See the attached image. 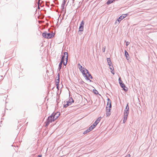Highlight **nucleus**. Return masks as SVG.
I'll use <instances>...</instances> for the list:
<instances>
[{
    "mask_svg": "<svg viewBox=\"0 0 157 157\" xmlns=\"http://www.w3.org/2000/svg\"><path fill=\"white\" fill-rule=\"evenodd\" d=\"M53 117V119L55 120L60 115V113L59 112H57L56 113H53L52 114Z\"/></svg>",
    "mask_w": 157,
    "mask_h": 157,
    "instance_id": "obj_6",
    "label": "nucleus"
},
{
    "mask_svg": "<svg viewBox=\"0 0 157 157\" xmlns=\"http://www.w3.org/2000/svg\"><path fill=\"white\" fill-rule=\"evenodd\" d=\"M90 129H87V130L85 131L84 132H83V134H86L87 133H88V132H90Z\"/></svg>",
    "mask_w": 157,
    "mask_h": 157,
    "instance_id": "obj_19",
    "label": "nucleus"
},
{
    "mask_svg": "<svg viewBox=\"0 0 157 157\" xmlns=\"http://www.w3.org/2000/svg\"><path fill=\"white\" fill-rule=\"evenodd\" d=\"M37 157H41V156L40 155H39Z\"/></svg>",
    "mask_w": 157,
    "mask_h": 157,
    "instance_id": "obj_37",
    "label": "nucleus"
},
{
    "mask_svg": "<svg viewBox=\"0 0 157 157\" xmlns=\"http://www.w3.org/2000/svg\"><path fill=\"white\" fill-rule=\"evenodd\" d=\"M67 104H68L69 105H71L72 104V103L69 102H68L67 101Z\"/></svg>",
    "mask_w": 157,
    "mask_h": 157,
    "instance_id": "obj_31",
    "label": "nucleus"
},
{
    "mask_svg": "<svg viewBox=\"0 0 157 157\" xmlns=\"http://www.w3.org/2000/svg\"><path fill=\"white\" fill-rule=\"evenodd\" d=\"M41 0H38V1L39 2H40V1Z\"/></svg>",
    "mask_w": 157,
    "mask_h": 157,
    "instance_id": "obj_40",
    "label": "nucleus"
},
{
    "mask_svg": "<svg viewBox=\"0 0 157 157\" xmlns=\"http://www.w3.org/2000/svg\"><path fill=\"white\" fill-rule=\"evenodd\" d=\"M110 69L111 70V71H113V66H112L111 67H110Z\"/></svg>",
    "mask_w": 157,
    "mask_h": 157,
    "instance_id": "obj_28",
    "label": "nucleus"
},
{
    "mask_svg": "<svg viewBox=\"0 0 157 157\" xmlns=\"http://www.w3.org/2000/svg\"><path fill=\"white\" fill-rule=\"evenodd\" d=\"M96 126L94 125V124H93L92 125H91L90 127L89 128V129H90V131H91L93 129H94Z\"/></svg>",
    "mask_w": 157,
    "mask_h": 157,
    "instance_id": "obj_16",
    "label": "nucleus"
},
{
    "mask_svg": "<svg viewBox=\"0 0 157 157\" xmlns=\"http://www.w3.org/2000/svg\"><path fill=\"white\" fill-rule=\"evenodd\" d=\"M114 0H108V1L106 3L107 5H109L113 2V1Z\"/></svg>",
    "mask_w": 157,
    "mask_h": 157,
    "instance_id": "obj_17",
    "label": "nucleus"
},
{
    "mask_svg": "<svg viewBox=\"0 0 157 157\" xmlns=\"http://www.w3.org/2000/svg\"><path fill=\"white\" fill-rule=\"evenodd\" d=\"M42 36L43 37L45 38H47V32H45L43 33L42 34Z\"/></svg>",
    "mask_w": 157,
    "mask_h": 157,
    "instance_id": "obj_14",
    "label": "nucleus"
},
{
    "mask_svg": "<svg viewBox=\"0 0 157 157\" xmlns=\"http://www.w3.org/2000/svg\"><path fill=\"white\" fill-rule=\"evenodd\" d=\"M67 101L69 102L72 103H73L74 102V100L72 98H71L69 99V100L68 101Z\"/></svg>",
    "mask_w": 157,
    "mask_h": 157,
    "instance_id": "obj_22",
    "label": "nucleus"
},
{
    "mask_svg": "<svg viewBox=\"0 0 157 157\" xmlns=\"http://www.w3.org/2000/svg\"><path fill=\"white\" fill-rule=\"evenodd\" d=\"M131 155L130 154H128L125 157H130Z\"/></svg>",
    "mask_w": 157,
    "mask_h": 157,
    "instance_id": "obj_32",
    "label": "nucleus"
},
{
    "mask_svg": "<svg viewBox=\"0 0 157 157\" xmlns=\"http://www.w3.org/2000/svg\"><path fill=\"white\" fill-rule=\"evenodd\" d=\"M63 3H64L65 4V3H66V1H65V0H63Z\"/></svg>",
    "mask_w": 157,
    "mask_h": 157,
    "instance_id": "obj_36",
    "label": "nucleus"
},
{
    "mask_svg": "<svg viewBox=\"0 0 157 157\" xmlns=\"http://www.w3.org/2000/svg\"><path fill=\"white\" fill-rule=\"evenodd\" d=\"M119 81L121 86L123 88L125 91H127L128 90L127 88L125 87L124 84L123 83L122 81L121 80V77L119 78Z\"/></svg>",
    "mask_w": 157,
    "mask_h": 157,
    "instance_id": "obj_4",
    "label": "nucleus"
},
{
    "mask_svg": "<svg viewBox=\"0 0 157 157\" xmlns=\"http://www.w3.org/2000/svg\"><path fill=\"white\" fill-rule=\"evenodd\" d=\"M107 62L108 65L110 66H111V64H112L111 59L110 58H107Z\"/></svg>",
    "mask_w": 157,
    "mask_h": 157,
    "instance_id": "obj_13",
    "label": "nucleus"
},
{
    "mask_svg": "<svg viewBox=\"0 0 157 157\" xmlns=\"http://www.w3.org/2000/svg\"><path fill=\"white\" fill-rule=\"evenodd\" d=\"M94 93L95 94H98V91L96 90H93Z\"/></svg>",
    "mask_w": 157,
    "mask_h": 157,
    "instance_id": "obj_27",
    "label": "nucleus"
},
{
    "mask_svg": "<svg viewBox=\"0 0 157 157\" xmlns=\"http://www.w3.org/2000/svg\"><path fill=\"white\" fill-rule=\"evenodd\" d=\"M129 109H125L124 112V119L123 123H124L126 121L128 115L129 114Z\"/></svg>",
    "mask_w": 157,
    "mask_h": 157,
    "instance_id": "obj_2",
    "label": "nucleus"
},
{
    "mask_svg": "<svg viewBox=\"0 0 157 157\" xmlns=\"http://www.w3.org/2000/svg\"><path fill=\"white\" fill-rule=\"evenodd\" d=\"M84 25V22L83 21H82L81 22L80 24V26H81L82 27H83Z\"/></svg>",
    "mask_w": 157,
    "mask_h": 157,
    "instance_id": "obj_21",
    "label": "nucleus"
},
{
    "mask_svg": "<svg viewBox=\"0 0 157 157\" xmlns=\"http://www.w3.org/2000/svg\"><path fill=\"white\" fill-rule=\"evenodd\" d=\"M65 3H63L61 5V7L63 9H64V7L65 5Z\"/></svg>",
    "mask_w": 157,
    "mask_h": 157,
    "instance_id": "obj_25",
    "label": "nucleus"
},
{
    "mask_svg": "<svg viewBox=\"0 0 157 157\" xmlns=\"http://www.w3.org/2000/svg\"><path fill=\"white\" fill-rule=\"evenodd\" d=\"M129 44V42H128V41L126 42V45L127 46H128Z\"/></svg>",
    "mask_w": 157,
    "mask_h": 157,
    "instance_id": "obj_29",
    "label": "nucleus"
},
{
    "mask_svg": "<svg viewBox=\"0 0 157 157\" xmlns=\"http://www.w3.org/2000/svg\"><path fill=\"white\" fill-rule=\"evenodd\" d=\"M78 66H79V68L80 71L83 69V68H84L83 67H82L81 66L79 63L78 64Z\"/></svg>",
    "mask_w": 157,
    "mask_h": 157,
    "instance_id": "obj_20",
    "label": "nucleus"
},
{
    "mask_svg": "<svg viewBox=\"0 0 157 157\" xmlns=\"http://www.w3.org/2000/svg\"><path fill=\"white\" fill-rule=\"evenodd\" d=\"M87 76H88V77L89 78V77H90V78H91V79H92L93 78V77H92V76L90 74V73L89 72V73L88 74V75H87Z\"/></svg>",
    "mask_w": 157,
    "mask_h": 157,
    "instance_id": "obj_26",
    "label": "nucleus"
},
{
    "mask_svg": "<svg viewBox=\"0 0 157 157\" xmlns=\"http://www.w3.org/2000/svg\"><path fill=\"white\" fill-rule=\"evenodd\" d=\"M68 58V54L67 52H64L63 55V56L61 59V61H62V63L66 60L67 62Z\"/></svg>",
    "mask_w": 157,
    "mask_h": 157,
    "instance_id": "obj_5",
    "label": "nucleus"
},
{
    "mask_svg": "<svg viewBox=\"0 0 157 157\" xmlns=\"http://www.w3.org/2000/svg\"><path fill=\"white\" fill-rule=\"evenodd\" d=\"M83 27H82L81 26H79V30L80 31H83Z\"/></svg>",
    "mask_w": 157,
    "mask_h": 157,
    "instance_id": "obj_23",
    "label": "nucleus"
},
{
    "mask_svg": "<svg viewBox=\"0 0 157 157\" xmlns=\"http://www.w3.org/2000/svg\"><path fill=\"white\" fill-rule=\"evenodd\" d=\"M109 102H108L107 104V106L106 108H108L109 107V108H111V105L110 102H109Z\"/></svg>",
    "mask_w": 157,
    "mask_h": 157,
    "instance_id": "obj_18",
    "label": "nucleus"
},
{
    "mask_svg": "<svg viewBox=\"0 0 157 157\" xmlns=\"http://www.w3.org/2000/svg\"><path fill=\"white\" fill-rule=\"evenodd\" d=\"M111 73L113 74H114V72L113 71H111Z\"/></svg>",
    "mask_w": 157,
    "mask_h": 157,
    "instance_id": "obj_35",
    "label": "nucleus"
},
{
    "mask_svg": "<svg viewBox=\"0 0 157 157\" xmlns=\"http://www.w3.org/2000/svg\"><path fill=\"white\" fill-rule=\"evenodd\" d=\"M101 118V117H98L94 122V123L93 124H94V125L96 126L99 123Z\"/></svg>",
    "mask_w": 157,
    "mask_h": 157,
    "instance_id": "obj_9",
    "label": "nucleus"
},
{
    "mask_svg": "<svg viewBox=\"0 0 157 157\" xmlns=\"http://www.w3.org/2000/svg\"><path fill=\"white\" fill-rule=\"evenodd\" d=\"M40 2H39V1H38V3H37L38 6V9H39V8H40V7H39V4H40Z\"/></svg>",
    "mask_w": 157,
    "mask_h": 157,
    "instance_id": "obj_33",
    "label": "nucleus"
},
{
    "mask_svg": "<svg viewBox=\"0 0 157 157\" xmlns=\"http://www.w3.org/2000/svg\"><path fill=\"white\" fill-rule=\"evenodd\" d=\"M1 76V77H2V75Z\"/></svg>",
    "mask_w": 157,
    "mask_h": 157,
    "instance_id": "obj_41",
    "label": "nucleus"
},
{
    "mask_svg": "<svg viewBox=\"0 0 157 157\" xmlns=\"http://www.w3.org/2000/svg\"><path fill=\"white\" fill-rule=\"evenodd\" d=\"M55 120L53 119V117L52 115L48 117L46 121L45 122V126H47L50 123L55 121Z\"/></svg>",
    "mask_w": 157,
    "mask_h": 157,
    "instance_id": "obj_1",
    "label": "nucleus"
},
{
    "mask_svg": "<svg viewBox=\"0 0 157 157\" xmlns=\"http://www.w3.org/2000/svg\"><path fill=\"white\" fill-rule=\"evenodd\" d=\"M83 69L81 71L82 72L83 75L86 77V79L90 80V82H91V80L88 77L87 75H86V74H88L89 73V72L85 68H83Z\"/></svg>",
    "mask_w": 157,
    "mask_h": 157,
    "instance_id": "obj_3",
    "label": "nucleus"
},
{
    "mask_svg": "<svg viewBox=\"0 0 157 157\" xmlns=\"http://www.w3.org/2000/svg\"><path fill=\"white\" fill-rule=\"evenodd\" d=\"M57 86V88L58 89V85H56Z\"/></svg>",
    "mask_w": 157,
    "mask_h": 157,
    "instance_id": "obj_38",
    "label": "nucleus"
},
{
    "mask_svg": "<svg viewBox=\"0 0 157 157\" xmlns=\"http://www.w3.org/2000/svg\"><path fill=\"white\" fill-rule=\"evenodd\" d=\"M68 106H69L68 104H67V103L66 104H64L63 105V107L64 108H66L67 107H68Z\"/></svg>",
    "mask_w": 157,
    "mask_h": 157,
    "instance_id": "obj_24",
    "label": "nucleus"
},
{
    "mask_svg": "<svg viewBox=\"0 0 157 157\" xmlns=\"http://www.w3.org/2000/svg\"><path fill=\"white\" fill-rule=\"evenodd\" d=\"M54 34L53 33H47V38L49 39L51 38L52 37L54 36Z\"/></svg>",
    "mask_w": 157,
    "mask_h": 157,
    "instance_id": "obj_10",
    "label": "nucleus"
},
{
    "mask_svg": "<svg viewBox=\"0 0 157 157\" xmlns=\"http://www.w3.org/2000/svg\"><path fill=\"white\" fill-rule=\"evenodd\" d=\"M57 76H58V78L56 80V85H58L59 82V74H58Z\"/></svg>",
    "mask_w": 157,
    "mask_h": 157,
    "instance_id": "obj_11",
    "label": "nucleus"
},
{
    "mask_svg": "<svg viewBox=\"0 0 157 157\" xmlns=\"http://www.w3.org/2000/svg\"><path fill=\"white\" fill-rule=\"evenodd\" d=\"M128 105H127V106H126V108H127V107H128Z\"/></svg>",
    "mask_w": 157,
    "mask_h": 157,
    "instance_id": "obj_39",
    "label": "nucleus"
},
{
    "mask_svg": "<svg viewBox=\"0 0 157 157\" xmlns=\"http://www.w3.org/2000/svg\"><path fill=\"white\" fill-rule=\"evenodd\" d=\"M105 48H103L102 49V51L103 52H104L105 51Z\"/></svg>",
    "mask_w": 157,
    "mask_h": 157,
    "instance_id": "obj_34",
    "label": "nucleus"
},
{
    "mask_svg": "<svg viewBox=\"0 0 157 157\" xmlns=\"http://www.w3.org/2000/svg\"><path fill=\"white\" fill-rule=\"evenodd\" d=\"M67 61H66V62H65L64 61L63 62V64L65 66H66V65L67 64Z\"/></svg>",
    "mask_w": 157,
    "mask_h": 157,
    "instance_id": "obj_30",
    "label": "nucleus"
},
{
    "mask_svg": "<svg viewBox=\"0 0 157 157\" xmlns=\"http://www.w3.org/2000/svg\"><path fill=\"white\" fill-rule=\"evenodd\" d=\"M128 15L127 14H123L121 16H120L117 19L118 21L119 22L121 20L124 18Z\"/></svg>",
    "mask_w": 157,
    "mask_h": 157,
    "instance_id": "obj_7",
    "label": "nucleus"
},
{
    "mask_svg": "<svg viewBox=\"0 0 157 157\" xmlns=\"http://www.w3.org/2000/svg\"><path fill=\"white\" fill-rule=\"evenodd\" d=\"M110 109H106V112L105 113L106 116V117H109L110 116L111 114Z\"/></svg>",
    "mask_w": 157,
    "mask_h": 157,
    "instance_id": "obj_8",
    "label": "nucleus"
},
{
    "mask_svg": "<svg viewBox=\"0 0 157 157\" xmlns=\"http://www.w3.org/2000/svg\"><path fill=\"white\" fill-rule=\"evenodd\" d=\"M124 53H125V56L126 57V59L127 60L129 59V55L128 53V52H127V51L126 50L124 51Z\"/></svg>",
    "mask_w": 157,
    "mask_h": 157,
    "instance_id": "obj_12",
    "label": "nucleus"
},
{
    "mask_svg": "<svg viewBox=\"0 0 157 157\" xmlns=\"http://www.w3.org/2000/svg\"><path fill=\"white\" fill-rule=\"evenodd\" d=\"M62 61H61V62H60L59 64V66L58 69H59V70H60L61 69V68L62 67Z\"/></svg>",
    "mask_w": 157,
    "mask_h": 157,
    "instance_id": "obj_15",
    "label": "nucleus"
}]
</instances>
